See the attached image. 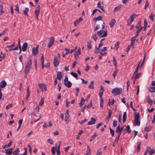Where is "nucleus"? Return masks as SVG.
Wrapping results in <instances>:
<instances>
[{"instance_id":"f257e3e1","label":"nucleus","mask_w":155,"mask_h":155,"mask_svg":"<svg viewBox=\"0 0 155 155\" xmlns=\"http://www.w3.org/2000/svg\"><path fill=\"white\" fill-rule=\"evenodd\" d=\"M32 63V60L31 59H30L28 62L25 69V73L26 74V76L31 68Z\"/></svg>"},{"instance_id":"f03ea898","label":"nucleus","mask_w":155,"mask_h":155,"mask_svg":"<svg viewBox=\"0 0 155 155\" xmlns=\"http://www.w3.org/2000/svg\"><path fill=\"white\" fill-rule=\"evenodd\" d=\"M122 92V88L120 87H116L113 89L111 91V93L114 96L119 95L121 94Z\"/></svg>"},{"instance_id":"7ed1b4c3","label":"nucleus","mask_w":155,"mask_h":155,"mask_svg":"<svg viewBox=\"0 0 155 155\" xmlns=\"http://www.w3.org/2000/svg\"><path fill=\"white\" fill-rule=\"evenodd\" d=\"M140 124V115L139 113L135 114V121L134 125L135 126H139Z\"/></svg>"},{"instance_id":"20e7f679","label":"nucleus","mask_w":155,"mask_h":155,"mask_svg":"<svg viewBox=\"0 0 155 155\" xmlns=\"http://www.w3.org/2000/svg\"><path fill=\"white\" fill-rule=\"evenodd\" d=\"M138 15H136L135 13H133L130 16V18L127 21V25H130L133 21L134 18L137 17Z\"/></svg>"},{"instance_id":"39448f33","label":"nucleus","mask_w":155,"mask_h":155,"mask_svg":"<svg viewBox=\"0 0 155 155\" xmlns=\"http://www.w3.org/2000/svg\"><path fill=\"white\" fill-rule=\"evenodd\" d=\"M61 144V143L60 142H58L56 144L55 147H57V150L56 149L57 155H61L60 151V148Z\"/></svg>"},{"instance_id":"423d86ee","label":"nucleus","mask_w":155,"mask_h":155,"mask_svg":"<svg viewBox=\"0 0 155 155\" xmlns=\"http://www.w3.org/2000/svg\"><path fill=\"white\" fill-rule=\"evenodd\" d=\"M49 39L48 44V46L50 48L54 44V37L52 36Z\"/></svg>"},{"instance_id":"0eeeda50","label":"nucleus","mask_w":155,"mask_h":155,"mask_svg":"<svg viewBox=\"0 0 155 155\" xmlns=\"http://www.w3.org/2000/svg\"><path fill=\"white\" fill-rule=\"evenodd\" d=\"M40 5H38L37 6L36 9L35 11V17L37 19H38V15L39 14L40 10Z\"/></svg>"},{"instance_id":"6e6552de","label":"nucleus","mask_w":155,"mask_h":155,"mask_svg":"<svg viewBox=\"0 0 155 155\" xmlns=\"http://www.w3.org/2000/svg\"><path fill=\"white\" fill-rule=\"evenodd\" d=\"M69 113V110H67L66 111V113L65 114V121L67 124H68L69 122L68 120L70 117Z\"/></svg>"},{"instance_id":"1a4fd4ad","label":"nucleus","mask_w":155,"mask_h":155,"mask_svg":"<svg viewBox=\"0 0 155 155\" xmlns=\"http://www.w3.org/2000/svg\"><path fill=\"white\" fill-rule=\"evenodd\" d=\"M38 46L37 45L35 48H33L32 49V54H34L35 56L36 54L38 53Z\"/></svg>"},{"instance_id":"9d476101","label":"nucleus","mask_w":155,"mask_h":155,"mask_svg":"<svg viewBox=\"0 0 155 155\" xmlns=\"http://www.w3.org/2000/svg\"><path fill=\"white\" fill-rule=\"evenodd\" d=\"M91 120L88 122L87 124L88 125H91L94 124L96 123V120L94 118L92 117L91 118Z\"/></svg>"},{"instance_id":"9b49d317","label":"nucleus","mask_w":155,"mask_h":155,"mask_svg":"<svg viewBox=\"0 0 155 155\" xmlns=\"http://www.w3.org/2000/svg\"><path fill=\"white\" fill-rule=\"evenodd\" d=\"M54 66L57 67L59 64V61L57 56L54 57Z\"/></svg>"},{"instance_id":"f8f14e48","label":"nucleus","mask_w":155,"mask_h":155,"mask_svg":"<svg viewBox=\"0 0 155 155\" xmlns=\"http://www.w3.org/2000/svg\"><path fill=\"white\" fill-rule=\"evenodd\" d=\"M7 84L5 81L4 80L2 81L0 83V87L1 88H4L6 86Z\"/></svg>"},{"instance_id":"ddd939ff","label":"nucleus","mask_w":155,"mask_h":155,"mask_svg":"<svg viewBox=\"0 0 155 155\" xmlns=\"http://www.w3.org/2000/svg\"><path fill=\"white\" fill-rule=\"evenodd\" d=\"M5 153L7 155H10L12 152L13 149L12 148H10L8 149H5Z\"/></svg>"},{"instance_id":"4468645a","label":"nucleus","mask_w":155,"mask_h":155,"mask_svg":"<svg viewBox=\"0 0 155 155\" xmlns=\"http://www.w3.org/2000/svg\"><path fill=\"white\" fill-rule=\"evenodd\" d=\"M70 52L69 49H65L64 50V51L63 52V57H65L66 55L69 54Z\"/></svg>"},{"instance_id":"2eb2a0df","label":"nucleus","mask_w":155,"mask_h":155,"mask_svg":"<svg viewBox=\"0 0 155 155\" xmlns=\"http://www.w3.org/2000/svg\"><path fill=\"white\" fill-rule=\"evenodd\" d=\"M28 47L27 43L26 42L24 43L22 46V50L23 51H25Z\"/></svg>"},{"instance_id":"dca6fc26","label":"nucleus","mask_w":155,"mask_h":155,"mask_svg":"<svg viewBox=\"0 0 155 155\" xmlns=\"http://www.w3.org/2000/svg\"><path fill=\"white\" fill-rule=\"evenodd\" d=\"M104 91V89L102 86H101L100 87V90L99 93V95L100 97H101L103 95V92Z\"/></svg>"},{"instance_id":"f3484780","label":"nucleus","mask_w":155,"mask_h":155,"mask_svg":"<svg viewBox=\"0 0 155 155\" xmlns=\"http://www.w3.org/2000/svg\"><path fill=\"white\" fill-rule=\"evenodd\" d=\"M135 36H133L132 37L131 39V45L132 46L133 48L134 46V45L135 43V41L136 40V37Z\"/></svg>"},{"instance_id":"a211bd4d","label":"nucleus","mask_w":155,"mask_h":155,"mask_svg":"<svg viewBox=\"0 0 155 155\" xmlns=\"http://www.w3.org/2000/svg\"><path fill=\"white\" fill-rule=\"evenodd\" d=\"M103 17L101 16H99L97 18H94L93 19V21L95 22L97 21H100L102 20Z\"/></svg>"},{"instance_id":"6ab92c4d","label":"nucleus","mask_w":155,"mask_h":155,"mask_svg":"<svg viewBox=\"0 0 155 155\" xmlns=\"http://www.w3.org/2000/svg\"><path fill=\"white\" fill-rule=\"evenodd\" d=\"M4 12L3 10V6L2 4L0 3V15H2Z\"/></svg>"},{"instance_id":"aec40b11","label":"nucleus","mask_w":155,"mask_h":155,"mask_svg":"<svg viewBox=\"0 0 155 155\" xmlns=\"http://www.w3.org/2000/svg\"><path fill=\"white\" fill-rule=\"evenodd\" d=\"M82 20V18H79L78 19L75 21L74 22V26H76Z\"/></svg>"},{"instance_id":"412c9836","label":"nucleus","mask_w":155,"mask_h":155,"mask_svg":"<svg viewBox=\"0 0 155 155\" xmlns=\"http://www.w3.org/2000/svg\"><path fill=\"white\" fill-rule=\"evenodd\" d=\"M62 77V73L61 72H58L57 75V78L58 80H60Z\"/></svg>"},{"instance_id":"4be33fe9","label":"nucleus","mask_w":155,"mask_h":155,"mask_svg":"<svg viewBox=\"0 0 155 155\" xmlns=\"http://www.w3.org/2000/svg\"><path fill=\"white\" fill-rule=\"evenodd\" d=\"M81 48H78L77 51L75 53L74 55V57L75 58H77V57H78V55L81 54Z\"/></svg>"},{"instance_id":"5701e85b","label":"nucleus","mask_w":155,"mask_h":155,"mask_svg":"<svg viewBox=\"0 0 155 155\" xmlns=\"http://www.w3.org/2000/svg\"><path fill=\"white\" fill-rule=\"evenodd\" d=\"M108 111V114L107 117V118L106 120V121H109V120L110 119L111 117V115L112 114V112L111 111V110H109Z\"/></svg>"},{"instance_id":"b1692460","label":"nucleus","mask_w":155,"mask_h":155,"mask_svg":"<svg viewBox=\"0 0 155 155\" xmlns=\"http://www.w3.org/2000/svg\"><path fill=\"white\" fill-rule=\"evenodd\" d=\"M137 151L138 153L140 151V146L141 144L140 142H138L137 143Z\"/></svg>"},{"instance_id":"393cba45","label":"nucleus","mask_w":155,"mask_h":155,"mask_svg":"<svg viewBox=\"0 0 155 155\" xmlns=\"http://www.w3.org/2000/svg\"><path fill=\"white\" fill-rule=\"evenodd\" d=\"M65 85L68 88L71 87L72 85L70 81H68L67 83H64Z\"/></svg>"},{"instance_id":"a878e982","label":"nucleus","mask_w":155,"mask_h":155,"mask_svg":"<svg viewBox=\"0 0 155 155\" xmlns=\"http://www.w3.org/2000/svg\"><path fill=\"white\" fill-rule=\"evenodd\" d=\"M87 48L88 49H91L92 47V45H91V42L90 41H89L87 42Z\"/></svg>"},{"instance_id":"bb28decb","label":"nucleus","mask_w":155,"mask_h":155,"mask_svg":"<svg viewBox=\"0 0 155 155\" xmlns=\"http://www.w3.org/2000/svg\"><path fill=\"white\" fill-rule=\"evenodd\" d=\"M115 19H113L111 20L109 23V25L112 28L113 26L115 24Z\"/></svg>"},{"instance_id":"cd10ccee","label":"nucleus","mask_w":155,"mask_h":155,"mask_svg":"<svg viewBox=\"0 0 155 155\" xmlns=\"http://www.w3.org/2000/svg\"><path fill=\"white\" fill-rule=\"evenodd\" d=\"M121 132L122 131L120 130V125L118 124V126L117 127L115 132L118 134H121Z\"/></svg>"},{"instance_id":"c85d7f7f","label":"nucleus","mask_w":155,"mask_h":155,"mask_svg":"<svg viewBox=\"0 0 155 155\" xmlns=\"http://www.w3.org/2000/svg\"><path fill=\"white\" fill-rule=\"evenodd\" d=\"M34 110L35 111L33 113V115L34 116H36V115L35 114V113H38L39 110V105L37 106Z\"/></svg>"},{"instance_id":"c756f323","label":"nucleus","mask_w":155,"mask_h":155,"mask_svg":"<svg viewBox=\"0 0 155 155\" xmlns=\"http://www.w3.org/2000/svg\"><path fill=\"white\" fill-rule=\"evenodd\" d=\"M142 27L141 26V21L139 20L138 21L137 24L135 26V28H137L140 29Z\"/></svg>"},{"instance_id":"7c9ffc66","label":"nucleus","mask_w":155,"mask_h":155,"mask_svg":"<svg viewBox=\"0 0 155 155\" xmlns=\"http://www.w3.org/2000/svg\"><path fill=\"white\" fill-rule=\"evenodd\" d=\"M143 27H141L140 28V29H137L136 32V34L135 35V36L137 37L139 34V33L142 31V30L143 29Z\"/></svg>"},{"instance_id":"2f4dec72","label":"nucleus","mask_w":155,"mask_h":155,"mask_svg":"<svg viewBox=\"0 0 155 155\" xmlns=\"http://www.w3.org/2000/svg\"><path fill=\"white\" fill-rule=\"evenodd\" d=\"M92 38L93 39L95 42H96L97 40L98 39L97 34L94 33L92 36Z\"/></svg>"},{"instance_id":"473e14b6","label":"nucleus","mask_w":155,"mask_h":155,"mask_svg":"<svg viewBox=\"0 0 155 155\" xmlns=\"http://www.w3.org/2000/svg\"><path fill=\"white\" fill-rule=\"evenodd\" d=\"M29 10V9L27 8H26L24 11H23V14L26 15V16H28V12Z\"/></svg>"},{"instance_id":"72a5a7b5","label":"nucleus","mask_w":155,"mask_h":155,"mask_svg":"<svg viewBox=\"0 0 155 155\" xmlns=\"http://www.w3.org/2000/svg\"><path fill=\"white\" fill-rule=\"evenodd\" d=\"M85 102V100H84V98L82 97L81 98V101L79 104L80 107H81L84 104Z\"/></svg>"},{"instance_id":"f704fd0d","label":"nucleus","mask_w":155,"mask_h":155,"mask_svg":"<svg viewBox=\"0 0 155 155\" xmlns=\"http://www.w3.org/2000/svg\"><path fill=\"white\" fill-rule=\"evenodd\" d=\"M140 75L141 74L140 73H137L134 76V81H136L137 79L139 78L140 76Z\"/></svg>"},{"instance_id":"c9c22d12","label":"nucleus","mask_w":155,"mask_h":155,"mask_svg":"<svg viewBox=\"0 0 155 155\" xmlns=\"http://www.w3.org/2000/svg\"><path fill=\"white\" fill-rule=\"evenodd\" d=\"M123 123H124L126 120L127 119V116H126V112H124L123 114Z\"/></svg>"},{"instance_id":"e433bc0d","label":"nucleus","mask_w":155,"mask_h":155,"mask_svg":"<svg viewBox=\"0 0 155 155\" xmlns=\"http://www.w3.org/2000/svg\"><path fill=\"white\" fill-rule=\"evenodd\" d=\"M103 31L102 29H101L99 31H97V34L99 36L100 38L101 37V36L102 35V34L103 33Z\"/></svg>"},{"instance_id":"4c0bfd02","label":"nucleus","mask_w":155,"mask_h":155,"mask_svg":"<svg viewBox=\"0 0 155 155\" xmlns=\"http://www.w3.org/2000/svg\"><path fill=\"white\" fill-rule=\"evenodd\" d=\"M19 152V149L18 148H17L16 150L14 151L13 152V155H17L18 154V153Z\"/></svg>"},{"instance_id":"58836bf2","label":"nucleus","mask_w":155,"mask_h":155,"mask_svg":"<svg viewBox=\"0 0 155 155\" xmlns=\"http://www.w3.org/2000/svg\"><path fill=\"white\" fill-rule=\"evenodd\" d=\"M121 8V6L120 5H119L116 7L114 8V12H117L118 10L120 9Z\"/></svg>"},{"instance_id":"ea45409f","label":"nucleus","mask_w":155,"mask_h":155,"mask_svg":"<svg viewBox=\"0 0 155 155\" xmlns=\"http://www.w3.org/2000/svg\"><path fill=\"white\" fill-rule=\"evenodd\" d=\"M94 81H91V83L90 84L89 86V88H91L92 89H93L94 88Z\"/></svg>"},{"instance_id":"a19ab883","label":"nucleus","mask_w":155,"mask_h":155,"mask_svg":"<svg viewBox=\"0 0 155 155\" xmlns=\"http://www.w3.org/2000/svg\"><path fill=\"white\" fill-rule=\"evenodd\" d=\"M155 16L154 15H153V12H152L150 14L149 16V18L151 19L153 21H154V17Z\"/></svg>"},{"instance_id":"79ce46f5","label":"nucleus","mask_w":155,"mask_h":155,"mask_svg":"<svg viewBox=\"0 0 155 155\" xmlns=\"http://www.w3.org/2000/svg\"><path fill=\"white\" fill-rule=\"evenodd\" d=\"M149 89L151 92H155V86L150 87L149 88Z\"/></svg>"},{"instance_id":"37998d69","label":"nucleus","mask_w":155,"mask_h":155,"mask_svg":"<svg viewBox=\"0 0 155 155\" xmlns=\"http://www.w3.org/2000/svg\"><path fill=\"white\" fill-rule=\"evenodd\" d=\"M147 97H148V99L147 98V102L150 105H151L153 103V101L152 100L150 99L149 96H148Z\"/></svg>"},{"instance_id":"c03bdc74","label":"nucleus","mask_w":155,"mask_h":155,"mask_svg":"<svg viewBox=\"0 0 155 155\" xmlns=\"http://www.w3.org/2000/svg\"><path fill=\"white\" fill-rule=\"evenodd\" d=\"M115 68V70L114 71L113 74V77L114 78H115V77L117 74V68Z\"/></svg>"},{"instance_id":"a18cd8bd","label":"nucleus","mask_w":155,"mask_h":155,"mask_svg":"<svg viewBox=\"0 0 155 155\" xmlns=\"http://www.w3.org/2000/svg\"><path fill=\"white\" fill-rule=\"evenodd\" d=\"M91 155V150L89 148V146H87V153L86 155Z\"/></svg>"},{"instance_id":"49530a36","label":"nucleus","mask_w":155,"mask_h":155,"mask_svg":"<svg viewBox=\"0 0 155 155\" xmlns=\"http://www.w3.org/2000/svg\"><path fill=\"white\" fill-rule=\"evenodd\" d=\"M97 136V135L96 134V133H95L91 137V139L90 140V141H93L94 139Z\"/></svg>"},{"instance_id":"de8ad7c7","label":"nucleus","mask_w":155,"mask_h":155,"mask_svg":"<svg viewBox=\"0 0 155 155\" xmlns=\"http://www.w3.org/2000/svg\"><path fill=\"white\" fill-rule=\"evenodd\" d=\"M110 134H111V136L112 137H113L114 136V130H113L110 127Z\"/></svg>"},{"instance_id":"09e8293b","label":"nucleus","mask_w":155,"mask_h":155,"mask_svg":"<svg viewBox=\"0 0 155 155\" xmlns=\"http://www.w3.org/2000/svg\"><path fill=\"white\" fill-rule=\"evenodd\" d=\"M83 131L82 130H81L78 133L77 137L76 138V139H79L80 138V136L81 135V134L83 133Z\"/></svg>"},{"instance_id":"8fccbe9b","label":"nucleus","mask_w":155,"mask_h":155,"mask_svg":"<svg viewBox=\"0 0 155 155\" xmlns=\"http://www.w3.org/2000/svg\"><path fill=\"white\" fill-rule=\"evenodd\" d=\"M113 62L114 66L115 67V68H117V62L115 57L114 56L113 57Z\"/></svg>"},{"instance_id":"3c124183","label":"nucleus","mask_w":155,"mask_h":155,"mask_svg":"<svg viewBox=\"0 0 155 155\" xmlns=\"http://www.w3.org/2000/svg\"><path fill=\"white\" fill-rule=\"evenodd\" d=\"M151 128L152 127L151 126H149L148 127H146L144 129V130H146L147 132H149Z\"/></svg>"},{"instance_id":"603ef678","label":"nucleus","mask_w":155,"mask_h":155,"mask_svg":"<svg viewBox=\"0 0 155 155\" xmlns=\"http://www.w3.org/2000/svg\"><path fill=\"white\" fill-rule=\"evenodd\" d=\"M1 55H0V61H1L3 59L5 56V55L3 54L2 52L1 53Z\"/></svg>"},{"instance_id":"864d4df0","label":"nucleus","mask_w":155,"mask_h":155,"mask_svg":"<svg viewBox=\"0 0 155 155\" xmlns=\"http://www.w3.org/2000/svg\"><path fill=\"white\" fill-rule=\"evenodd\" d=\"M30 94H29V87H28L27 89V94L26 95V99H27L29 97Z\"/></svg>"},{"instance_id":"5fc2aeb1","label":"nucleus","mask_w":155,"mask_h":155,"mask_svg":"<svg viewBox=\"0 0 155 155\" xmlns=\"http://www.w3.org/2000/svg\"><path fill=\"white\" fill-rule=\"evenodd\" d=\"M119 44H120V43L118 41L117 42L116 44L114 46V48L116 49V50H117V49H118V48L119 47Z\"/></svg>"},{"instance_id":"6e6d98bb","label":"nucleus","mask_w":155,"mask_h":155,"mask_svg":"<svg viewBox=\"0 0 155 155\" xmlns=\"http://www.w3.org/2000/svg\"><path fill=\"white\" fill-rule=\"evenodd\" d=\"M140 62H141V61L138 64V65L137 66V67L136 69V70H135V71L134 72V74H135L136 73H137V72L138 71V70H139V66H140Z\"/></svg>"},{"instance_id":"4d7b16f0","label":"nucleus","mask_w":155,"mask_h":155,"mask_svg":"<svg viewBox=\"0 0 155 155\" xmlns=\"http://www.w3.org/2000/svg\"><path fill=\"white\" fill-rule=\"evenodd\" d=\"M71 74L75 78H77L78 77L77 74L75 73L72 72L71 73Z\"/></svg>"},{"instance_id":"13d9d810","label":"nucleus","mask_w":155,"mask_h":155,"mask_svg":"<svg viewBox=\"0 0 155 155\" xmlns=\"http://www.w3.org/2000/svg\"><path fill=\"white\" fill-rule=\"evenodd\" d=\"M126 129L127 130V132L128 133H130L131 130L130 129V127L129 125H128L127 126V127L126 128Z\"/></svg>"},{"instance_id":"bf43d9fd","label":"nucleus","mask_w":155,"mask_h":155,"mask_svg":"<svg viewBox=\"0 0 155 155\" xmlns=\"http://www.w3.org/2000/svg\"><path fill=\"white\" fill-rule=\"evenodd\" d=\"M107 35V29H106L104 32V33L103 34V35L101 36V37H103L106 36Z\"/></svg>"},{"instance_id":"052dcab7","label":"nucleus","mask_w":155,"mask_h":155,"mask_svg":"<svg viewBox=\"0 0 155 155\" xmlns=\"http://www.w3.org/2000/svg\"><path fill=\"white\" fill-rule=\"evenodd\" d=\"M145 55L144 56L143 61H142V63H141V64L140 65V68L142 67L143 66V64L144 63V61H145Z\"/></svg>"},{"instance_id":"680f3d73","label":"nucleus","mask_w":155,"mask_h":155,"mask_svg":"<svg viewBox=\"0 0 155 155\" xmlns=\"http://www.w3.org/2000/svg\"><path fill=\"white\" fill-rule=\"evenodd\" d=\"M92 104L91 101L86 107L87 109L90 108L92 106Z\"/></svg>"},{"instance_id":"e2e57ef3","label":"nucleus","mask_w":155,"mask_h":155,"mask_svg":"<svg viewBox=\"0 0 155 155\" xmlns=\"http://www.w3.org/2000/svg\"><path fill=\"white\" fill-rule=\"evenodd\" d=\"M41 64H44V56H43V54H42L41 55Z\"/></svg>"},{"instance_id":"0e129e2a","label":"nucleus","mask_w":155,"mask_h":155,"mask_svg":"<svg viewBox=\"0 0 155 155\" xmlns=\"http://www.w3.org/2000/svg\"><path fill=\"white\" fill-rule=\"evenodd\" d=\"M155 153V151L154 150L152 149V150H151L150 151H149V153H150V155H151L153 154H154V153Z\"/></svg>"},{"instance_id":"69168bd1","label":"nucleus","mask_w":155,"mask_h":155,"mask_svg":"<svg viewBox=\"0 0 155 155\" xmlns=\"http://www.w3.org/2000/svg\"><path fill=\"white\" fill-rule=\"evenodd\" d=\"M15 46V42H14V43L12 44V45L6 46L5 47V48H11L12 47H14Z\"/></svg>"},{"instance_id":"338daca9","label":"nucleus","mask_w":155,"mask_h":155,"mask_svg":"<svg viewBox=\"0 0 155 155\" xmlns=\"http://www.w3.org/2000/svg\"><path fill=\"white\" fill-rule=\"evenodd\" d=\"M47 142L51 144H52L53 143V140L50 139H48L47 140Z\"/></svg>"},{"instance_id":"774afa93","label":"nucleus","mask_w":155,"mask_h":155,"mask_svg":"<svg viewBox=\"0 0 155 155\" xmlns=\"http://www.w3.org/2000/svg\"><path fill=\"white\" fill-rule=\"evenodd\" d=\"M15 10L17 11L18 13H20L19 12V7L18 6V4L16 5Z\"/></svg>"}]
</instances>
